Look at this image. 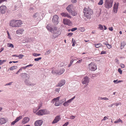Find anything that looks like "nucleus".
Segmentation results:
<instances>
[{"label":"nucleus","instance_id":"ea45409f","mask_svg":"<svg viewBox=\"0 0 126 126\" xmlns=\"http://www.w3.org/2000/svg\"><path fill=\"white\" fill-rule=\"evenodd\" d=\"M32 55L34 56L37 57L40 55V54H37L36 53H34Z\"/></svg>","mask_w":126,"mask_h":126},{"label":"nucleus","instance_id":"774afa93","mask_svg":"<svg viewBox=\"0 0 126 126\" xmlns=\"http://www.w3.org/2000/svg\"><path fill=\"white\" fill-rule=\"evenodd\" d=\"M120 66H121V67L122 68H124V67H125V66L123 64H120Z\"/></svg>","mask_w":126,"mask_h":126},{"label":"nucleus","instance_id":"a19ab883","mask_svg":"<svg viewBox=\"0 0 126 126\" xmlns=\"http://www.w3.org/2000/svg\"><path fill=\"white\" fill-rule=\"evenodd\" d=\"M98 28L100 30H103V26L101 25H98Z\"/></svg>","mask_w":126,"mask_h":126},{"label":"nucleus","instance_id":"423d86ee","mask_svg":"<svg viewBox=\"0 0 126 126\" xmlns=\"http://www.w3.org/2000/svg\"><path fill=\"white\" fill-rule=\"evenodd\" d=\"M25 84L28 86H33L35 85L34 83H31L30 81L27 79H26L24 80Z\"/></svg>","mask_w":126,"mask_h":126},{"label":"nucleus","instance_id":"052dcab7","mask_svg":"<svg viewBox=\"0 0 126 126\" xmlns=\"http://www.w3.org/2000/svg\"><path fill=\"white\" fill-rule=\"evenodd\" d=\"M13 83V82H9L8 83H7L5 85H12V83Z\"/></svg>","mask_w":126,"mask_h":126},{"label":"nucleus","instance_id":"f257e3e1","mask_svg":"<svg viewBox=\"0 0 126 126\" xmlns=\"http://www.w3.org/2000/svg\"><path fill=\"white\" fill-rule=\"evenodd\" d=\"M83 12L85 16L89 19L90 18L91 15L93 13L92 10L88 7L84 8L83 9Z\"/></svg>","mask_w":126,"mask_h":126},{"label":"nucleus","instance_id":"f03ea898","mask_svg":"<svg viewBox=\"0 0 126 126\" xmlns=\"http://www.w3.org/2000/svg\"><path fill=\"white\" fill-rule=\"evenodd\" d=\"M113 0H105L104 3V6L106 8L109 9L112 6Z\"/></svg>","mask_w":126,"mask_h":126},{"label":"nucleus","instance_id":"bb28decb","mask_svg":"<svg viewBox=\"0 0 126 126\" xmlns=\"http://www.w3.org/2000/svg\"><path fill=\"white\" fill-rule=\"evenodd\" d=\"M57 99H58V97H57L56 98H55L53 99L51 101V103H53L54 102H55L56 100H57Z\"/></svg>","mask_w":126,"mask_h":126},{"label":"nucleus","instance_id":"c85d7f7f","mask_svg":"<svg viewBox=\"0 0 126 126\" xmlns=\"http://www.w3.org/2000/svg\"><path fill=\"white\" fill-rule=\"evenodd\" d=\"M94 45L95 47L97 48L102 46V45L100 43H98L97 44H94Z\"/></svg>","mask_w":126,"mask_h":126},{"label":"nucleus","instance_id":"c9c22d12","mask_svg":"<svg viewBox=\"0 0 126 126\" xmlns=\"http://www.w3.org/2000/svg\"><path fill=\"white\" fill-rule=\"evenodd\" d=\"M120 122H121V123H122L123 121L122 120L119 119L117 121H115L114 122V123H119Z\"/></svg>","mask_w":126,"mask_h":126},{"label":"nucleus","instance_id":"0eeeda50","mask_svg":"<svg viewBox=\"0 0 126 126\" xmlns=\"http://www.w3.org/2000/svg\"><path fill=\"white\" fill-rule=\"evenodd\" d=\"M43 123L42 120H39L35 121L34 123L35 126H41Z\"/></svg>","mask_w":126,"mask_h":126},{"label":"nucleus","instance_id":"c03bdc74","mask_svg":"<svg viewBox=\"0 0 126 126\" xmlns=\"http://www.w3.org/2000/svg\"><path fill=\"white\" fill-rule=\"evenodd\" d=\"M42 58L41 57H39L37 58H35L34 59V60L35 61H38L39 60H41Z\"/></svg>","mask_w":126,"mask_h":126},{"label":"nucleus","instance_id":"69168bd1","mask_svg":"<svg viewBox=\"0 0 126 126\" xmlns=\"http://www.w3.org/2000/svg\"><path fill=\"white\" fill-rule=\"evenodd\" d=\"M16 123V121H15V120L13 122H12L11 123V125H14V124H15Z\"/></svg>","mask_w":126,"mask_h":126},{"label":"nucleus","instance_id":"680f3d73","mask_svg":"<svg viewBox=\"0 0 126 126\" xmlns=\"http://www.w3.org/2000/svg\"><path fill=\"white\" fill-rule=\"evenodd\" d=\"M115 62L116 63L119 64V60L118 59H116L115 60Z\"/></svg>","mask_w":126,"mask_h":126},{"label":"nucleus","instance_id":"49530a36","mask_svg":"<svg viewBox=\"0 0 126 126\" xmlns=\"http://www.w3.org/2000/svg\"><path fill=\"white\" fill-rule=\"evenodd\" d=\"M55 33L56 35H58L60 34L61 32L60 30H59L57 32H56Z\"/></svg>","mask_w":126,"mask_h":126},{"label":"nucleus","instance_id":"b1692460","mask_svg":"<svg viewBox=\"0 0 126 126\" xmlns=\"http://www.w3.org/2000/svg\"><path fill=\"white\" fill-rule=\"evenodd\" d=\"M65 71V70L64 69H61L60 70L59 72H57L58 74L59 75H61V74H62Z\"/></svg>","mask_w":126,"mask_h":126},{"label":"nucleus","instance_id":"9d476101","mask_svg":"<svg viewBox=\"0 0 126 126\" xmlns=\"http://www.w3.org/2000/svg\"><path fill=\"white\" fill-rule=\"evenodd\" d=\"M6 7L5 5L1 6L0 7V12L4 13L6 9Z\"/></svg>","mask_w":126,"mask_h":126},{"label":"nucleus","instance_id":"79ce46f5","mask_svg":"<svg viewBox=\"0 0 126 126\" xmlns=\"http://www.w3.org/2000/svg\"><path fill=\"white\" fill-rule=\"evenodd\" d=\"M6 60H0V65H1V64H2L3 63L6 62Z\"/></svg>","mask_w":126,"mask_h":126},{"label":"nucleus","instance_id":"393cba45","mask_svg":"<svg viewBox=\"0 0 126 126\" xmlns=\"http://www.w3.org/2000/svg\"><path fill=\"white\" fill-rule=\"evenodd\" d=\"M108 100L109 99L106 97H99L98 98V100Z\"/></svg>","mask_w":126,"mask_h":126},{"label":"nucleus","instance_id":"13d9d810","mask_svg":"<svg viewBox=\"0 0 126 126\" xmlns=\"http://www.w3.org/2000/svg\"><path fill=\"white\" fill-rule=\"evenodd\" d=\"M73 34V33L72 32L69 33H68V34L67 35V36H69V37H70L72 36Z\"/></svg>","mask_w":126,"mask_h":126},{"label":"nucleus","instance_id":"ddd939ff","mask_svg":"<svg viewBox=\"0 0 126 126\" xmlns=\"http://www.w3.org/2000/svg\"><path fill=\"white\" fill-rule=\"evenodd\" d=\"M16 20H11L9 23V25L10 26H12V27H16Z\"/></svg>","mask_w":126,"mask_h":126},{"label":"nucleus","instance_id":"5fc2aeb1","mask_svg":"<svg viewBox=\"0 0 126 126\" xmlns=\"http://www.w3.org/2000/svg\"><path fill=\"white\" fill-rule=\"evenodd\" d=\"M22 70V69L21 68H20L19 69L18 71L16 73V74H18V73L20 72V71H21Z\"/></svg>","mask_w":126,"mask_h":126},{"label":"nucleus","instance_id":"4c0bfd02","mask_svg":"<svg viewBox=\"0 0 126 126\" xmlns=\"http://www.w3.org/2000/svg\"><path fill=\"white\" fill-rule=\"evenodd\" d=\"M103 3V0H100V1L98 3L99 5H101Z\"/></svg>","mask_w":126,"mask_h":126},{"label":"nucleus","instance_id":"473e14b6","mask_svg":"<svg viewBox=\"0 0 126 126\" xmlns=\"http://www.w3.org/2000/svg\"><path fill=\"white\" fill-rule=\"evenodd\" d=\"M22 118L21 116H19L15 120V121H16V122H18L19 120L21 119Z\"/></svg>","mask_w":126,"mask_h":126},{"label":"nucleus","instance_id":"f704fd0d","mask_svg":"<svg viewBox=\"0 0 126 126\" xmlns=\"http://www.w3.org/2000/svg\"><path fill=\"white\" fill-rule=\"evenodd\" d=\"M53 34L52 36V38L53 39H54L55 38H56L58 36V35H56L55 32Z\"/></svg>","mask_w":126,"mask_h":126},{"label":"nucleus","instance_id":"864d4df0","mask_svg":"<svg viewBox=\"0 0 126 126\" xmlns=\"http://www.w3.org/2000/svg\"><path fill=\"white\" fill-rule=\"evenodd\" d=\"M106 51H101L100 53L101 54H106Z\"/></svg>","mask_w":126,"mask_h":126},{"label":"nucleus","instance_id":"9b49d317","mask_svg":"<svg viewBox=\"0 0 126 126\" xmlns=\"http://www.w3.org/2000/svg\"><path fill=\"white\" fill-rule=\"evenodd\" d=\"M61 15L62 16L64 17H67L69 18H71V16L68 13L66 12H63L61 13Z\"/></svg>","mask_w":126,"mask_h":126},{"label":"nucleus","instance_id":"f8f14e48","mask_svg":"<svg viewBox=\"0 0 126 126\" xmlns=\"http://www.w3.org/2000/svg\"><path fill=\"white\" fill-rule=\"evenodd\" d=\"M16 25L15 27H19L20 26V25L22 24V21L20 20H16Z\"/></svg>","mask_w":126,"mask_h":126},{"label":"nucleus","instance_id":"a211bd4d","mask_svg":"<svg viewBox=\"0 0 126 126\" xmlns=\"http://www.w3.org/2000/svg\"><path fill=\"white\" fill-rule=\"evenodd\" d=\"M60 120V118L59 116H56L54 120L52 122L53 124L55 123H57Z\"/></svg>","mask_w":126,"mask_h":126},{"label":"nucleus","instance_id":"3c124183","mask_svg":"<svg viewBox=\"0 0 126 126\" xmlns=\"http://www.w3.org/2000/svg\"><path fill=\"white\" fill-rule=\"evenodd\" d=\"M24 56V55L22 54H19L18 55V57H19L20 59H21Z\"/></svg>","mask_w":126,"mask_h":126},{"label":"nucleus","instance_id":"1a4fd4ad","mask_svg":"<svg viewBox=\"0 0 126 126\" xmlns=\"http://www.w3.org/2000/svg\"><path fill=\"white\" fill-rule=\"evenodd\" d=\"M89 79V78L86 76L84 78L82 81V83L83 84H86L88 83Z\"/></svg>","mask_w":126,"mask_h":126},{"label":"nucleus","instance_id":"6ab92c4d","mask_svg":"<svg viewBox=\"0 0 126 126\" xmlns=\"http://www.w3.org/2000/svg\"><path fill=\"white\" fill-rule=\"evenodd\" d=\"M6 122V120L4 118H0V125H2Z\"/></svg>","mask_w":126,"mask_h":126},{"label":"nucleus","instance_id":"4be33fe9","mask_svg":"<svg viewBox=\"0 0 126 126\" xmlns=\"http://www.w3.org/2000/svg\"><path fill=\"white\" fill-rule=\"evenodd\" d=\"M30 120L29 118L27 117H26L24 118L23 119V120L22 121V123L25 124L28 122Z\"/></svg>","mask_w":126,"mask_h":126},{"label":"nucleus","instance_id":"a18cd8bd","mask_svg":"<svg viewBox=\"0 0 126 126\" xmlns=\"http://www.w3.org/2000/svg\"><path fill=\"white\" fill-rule=\"evenodd\" d=\"M68 104L67 101L63 103V105L65 106H67L68 105Z\"/></svg>","mask_w":126,"mask_h":126},{"label":"nucleus","instance_id":"7ed1b4c3","mask_svg":"<svg viewBox=\"0 0 126 126\" xmlns=\"http://www.w3.org/2000/svg\"><path fill=\"white\" fill-rule=\"evenodd\" d=\"M48 113L49 111L46 110H41L36 113V114L39 115H42Z\"/></svg>","mask_w":126,"mask_h":126},{"label":"nucleus","instance_id":"a878e982","mask_svg":"<svg viewBox=\"0 0 126 126\" xmlns=\"http://www.w3.org/2000/svg\"><path fill=\"white\" fill-rule=\"evenodd\" d=\"M51 52V50L49 49L45 53V55H47L49 54Z\"/></svg>","mask_w":126,"mask_h":126},{"label":"nucleus","instance_id":"2eb2a0df","mask_svg":"<svg viewBox=\"0 0 126 126\" xmlns=\"http://www.w3.org/2000/svg\"><path fill=\"white\" fill-rule=\"evenodd\" d=\"M50 25L49 24L47 25L46 26V28L48 30L53 33L54 32V31L53 30V29L50 27Z\"/></svg>","mask_w":126,"mask_h":126},{"label":"nucleus","instance_id":"c756f323","mask_svg":"<svg viewBox=\"0 0 126 126\" xmlns=\"http://www.w3.org/2000/svg\"><path fill=\"white\" fill-rule=\"evenodd\" d=\"M121 47L123 48L125 45V43L124 42H121Z\"/></svg>","mask_w":126,"mask_h":126},{"label":"nucleus","instance_id":"de8ad7c7","mask_svg":"<svg viewBox=\"0 0 126 126\" xmlns=\"http://www.w3.org/2000/svg\"><path fill=\"white\" fill-rule=\"evenodd\" d=\"M57 72H58V71H55L54 70H52V74H54L56 73L58 74Z\"/></svg>","mask_w":126,"mask_h":126},{"label":"nucleus","instance_id":"5701e85b","mask_svg":"<svg viewBox=\"0 0 126 126\" xmlns=\"http://www.w3.org/2000/svg\"><path fill=\"white\" fill-rule=\"evenodd\" d=\"M58 97V99H57V100H56V101L55 102V105L56 106H58L60 105V104L62 102H60L59 101V97Z\"/></svg>","mask_w":126,"mask_h":126},{"label":"nucleus","instance_id":"603ef678","mask_svg":"<svg viewBox=\"0 0 126 126\" xmlns=\"http://www.w3.org/2000/svg\"><path fill=\"white\" fill-rule=\"evenodd\" d=\"M106 46H107V47L109 49L111 47V45L108 44Z\"/></svg>","mask_w":126,"mask_h":126},{"label":"nucleus","instance_id":"e2e57ef3","mask_svg":"<svg viewBox=\"0 0 126 126\" xmlns=\"http://www.w3.org/2000/svg\"><path fill=\"white\" fill-rule=\"evenodd\" d=\"M7 34H8V38H9V39H11V38H10V34H9V32H8V31H7Z\"/></svg>","mask_w":126,"mask_h":126},{"label":"nucleus","instance_id":"bf43d9fd","mask_svg":"<svg viewBox=\"0 0 126 126\" xmlns=\"http://www.w3.org/2000/svg\"><path fill=\"white\" fill-rule=\"evenodd\" d=\"M73 43L72 46H74L75 45V44L76 43V42L75 40L73 42H72Z\"/></svg>","mask_w":126,"mask_h":126},{"label":"nucleus","instance_id":"7c9ffc66","mask_svg":"<svg viewBox=\"0 0 126 126\" xmlns=\"http://www.w3.org/2000/svg\"><path fill=\"white\" fill-rule=\"evenodd\" d=\"M22 118L21 116H19L15 120V121H16V122H18L19 120L21 119Z\"/></svg>","mask_w":126,"mask_h":126},{"label":"nucleus","instance_id":"58836bf2","mask_svg":"<svg viewBox=\"0 0 126 126\" xmlns=\"http://www.w3.org/2000/svg\"><path fill=\"white\" fill-rule=\"evenodd\" d=\"M70 13H71V15L73 16H75L77 14L75 12L73 11V10H72V12H71Z\"/></svg>","mask_w":126,"mask_h":126},{"label":"nucleus","instance_id":"aec40b11","mask_svg":"<svg viewBox=\"0 0 126 126\" xmlns=\"http://www.w3.org/2000/svg\"><path fill=\"white\" fill-rule=\"evenodd\" d=\"M63 23L65 25H68L71 23V21L69 19L64 18L63 19Z\"/></svg>","mask_w":126,"mask_h":126},{"label":"nucleus","instance_id":"4468645a","mask_svg":"<svg viewBox=\"0 0 126 126\" xmlns=\"http://www.w3.org/2000/svg\"><path fill=\"white\" fill-rule=\"evenodd\" d=\"M73 8V5L72 4H70L68 5L66 9L68 12L70 13L72 12V9Z\"/></svg>","mask_w":126,"mask_h":126},{"label":"nucleus","instance_id":"dca6fc26","mask_svg":"<svg viewBox=\"0 0 126 126\" xmlns=\"http://www.w3.org/2000/svg\"><path fill=\"white\" fill-rule=\"evenodd\" d=\"M65 82V81L64 80H61L58 84L57 86L61 87L64 85Z\"/></svg>","mask_w":126,"mask_h":126},{"label":"nucleus","instance_id":"338daca9","mask_svg":"<svg viewBox=\"0 0 126 126\" xmlns=\"http://www.w3.org/2000/svg\"><path fill=\"white\" fill-rule=\"evenodd\" d=\"M69 123L68 122H66L62 126H67V125Z\"/></svg>","mask_w":126,"mask_h":126},{"label":"nucleus","instance_id":"6e6d98bb","mask_svg":"<svg viewBox=\"0 0 126 126\" xmlns=\"http://www.w3.org/2000/svg\"><path fill=\"white\" fill-rule=\"evenodd\" d=\"M114 104H115V105L116 106H117L118 105H121V103L120 102H119L118 103H114Z\"/></svg>","mask_w":126,"mask_h":126},{"label":"nucleus","instance_id":"20e7f679","mask_svg":"<svg viewBox=\"0 0 126 126\" xmlns=\"http://www.w3.org/2000/svg\"><path fill=\"white\" fill-rule=\"evenodd\" d=\"M58 16L56 15H54L52 19L53 22L55 24H57L59 23L58 22Z\"/></svg>","mask_w":126,"mask_h":126},{"label":"nucleus","instance_id":"4d7b16f0","mask_svg":"<svg viewBox=\"0 0 126 126\" xmlns=\"http://www.w3.org/2000/svg\"><path fill=\"white\" fill-rule=\"evenodd\" d=\"M80 30L82 32L85 31V29L83 27H81L80 28Z\"/></svg>","mask_w":126,"mask_h":126},{"label":"nucleus","instance_id":"09e8293b","mask_svg":"<svg viewBox=\"0 0 126 126\" xmlns=\"http://www.w3.org/2000/svg\"><path fill=\"white\" fill-rule=\"evenodd\" d=\"M118 71L120 74H122V71L121 70V69L120 68H119L118 69Z\"/></svg>","mask_w":126,"mask_h":126},{"label":"nucleus","instance_id":"2f4dec72","mask_svg":"<svg viewBox=\"0 0 126 126\" xmlns=\"http://www.w3.org/2000/svg\"><path fill=\"white\" fill-rule=\"evenodd\" d=\"M22 118L21 116H19L15 120V121H16V122H18L19 120L21 119Z\"/></svg>","mask_w":126,"mask_h":126},{"label":"nucleus","instance_id":"cd10ccee","mask_svg":"<svg viewBox=\"0 0 126 126\" xmlns=\"http://www.w3.org/2000/svg\"><path fill=\"white\" fill-rule=\"evenodd\" d=\"M8 46L9 47L14 48V46L13 44L10 43H8L7 44Z\"/></svg>","mask_w":126,"mask_h":126},{"label":"nucleus","instance_id":"0e129e2a","mask_svg":"<svg viewBox=\"0 0 126 126\" xmlns=\"http://www.w3.org/2000/svg\"><path fill=\"white\" fill-rule=\"evenodd\" d=\"M75 116L72 115L70 116V118L71 119H73L75 118Z\"/></svg>","mask_w":126,"mask_h":126},{"label":"nucleus","instance_id":"e433bc0d","mask_svg":"<svg viewBox=\"0 0 126 126\" xmlns=\"http://www.w3.org/2000/svg\"><path fill=\"white\" fill-rule=\"evenodd\" d=\"M38 16V14L37 13H36L34 14L33 16L32 17L34 18H35Z\"/></svg>","mask_w":126,"mask_h":126},{"label":"nucleus","instance_id":"72a5a7b5","mask_svg":"<svg viewBox=\"0 0 126 126\" xmlns=\"http://www.w3.org/2000/svg\"><path fill=\"white\" fill-rule=\"evenodd\" d=\"M16 66H13L11 67L10 68V69L11 70H12L14 69H16Z\"/></svg>","mask_w":126,"mask_h":126},{"label":"nucleus","instance_id":"f3484780","mask_svg":"<svg viewBox=\"0 0 126 126\" xmlns=\"http://www.w3.org/2000/svg\"><path fill=\"white\" fill-rule=\"evenodd\" d=\"M118 5L117 4L115 3L113 6V11L114 13H116L117 11V9Z\"/></svg>","mask_w":126,"mask_h":126},{"label":"nucleus","instance_id":"8fccbe9b","mask_svg":"<svg viewBox=\"0 0 126 126\" xmlns=\"http://www.w3.org/2000/svg\"><path fill=\"white\" fill-rule=\"evenodd\" d=\"M77 30V28L76 27V28H74L72 29L71 30L72 32H73L75 31L76 30Z\"/></svg>","mask_w":126,"mask_h":126},{"label":"nucleus","instance_id":"412c9836","mask_svg":"<svg viewBox=\"0 0 126 126\" xmlns=\"http://www.w3.org/2000/svg\"><path fill=\"white\" fill-rule=\"evenodd\" d=\"M24 30L22 29H18L16 32L17 34H22Z\"/></svg>","mask_w":126,"mask_h":126},{"label":"nucleus","instance_id":"39448f33","mask_svg":"<svg viewBox=\"0 0 126 126\" xmlns=\"http://www.w3.org/2000/svg\"><path fill=\"white\" fill-rule=\"evenodd\" d=\"M89 66L90 68L92 71H94L97 69L96 66L94 63H91L89 64Z\"/></svg>","mask_w":126,"mask_h":126},{"label":"nucleus","instance_id":"6e6552de","mask_svg":"<svg viewBox=\"0 0 126 126\" xmlns=\"http://www.w3.org/2000/svg\"><path fill=\"white\" fill-rule=\"evenodd\" d=\"M21 77L22 78L26 79L27 78L29 79L30 76L29 74H27L26 73H21L20 75Z\"/></svg>","mask_w":126,"mask_h":126},{"label":"nucleus","instance_id":"37998d69","mask_svg":"<svg viewBox=\"0 0 126 126\" xmlns=\"http://www.w3.org/2000/svg\"><path fill=\"white\" fill-rule=\"evenodd\" d=\"M73 61H74V60L73 59L71 60L70 63L69 64L68 66L69 67L71 66V65L72 64Z\"/></svg>","mask_w":126,"mask_h":126}]
</instances>
